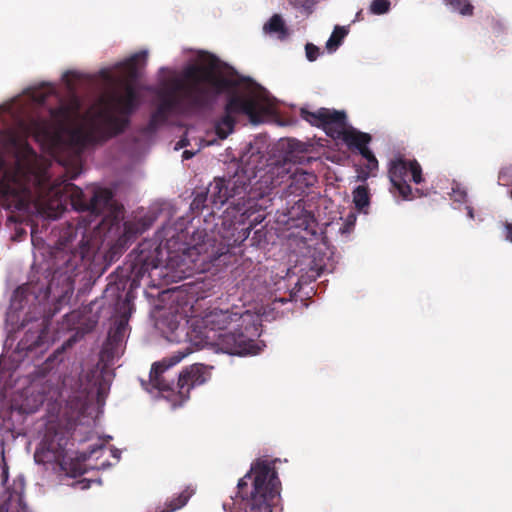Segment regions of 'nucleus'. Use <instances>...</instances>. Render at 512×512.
<instances>
[{
  "mask_svg": "<svg viewBox=\"0 0 512 512\" xmlns=\"http://www.w3.org/2000/svg\"><path fill=\"white\" fill-rule=\"evenodd\" d=\"M159 74L155 122L169 114L182 112L194 101L218 93L228 94L225 114L215 123V132L220 139L233 132L238 114L246 115L251 123L258 124L275 113V101L264 88L250 79L240 78L231 67L210 54H200L181 74L167 68H162Z\"/></svg>",
  "mask_w": 512,
  "mask_h": 512,
  "instance_id": "f257e3e1",
  "label": "nucleus"
},
{
  "mask_svg": "<svg viewBox=\"0 0 512 512\" xmlns=\"http://www.w3.org/2000/svg\"><path fill=\"white\" fill-rule=\"evenodd\" d=\"M261 315L260 311L239 314L214 308L201 317H192L189 323L199 343L217 345L229 354L255 355L260 348L249 336L258 334Z\"/></svg>",
  "mask_w": 512,
  "mask_h": 512,
  "instance_id": "f03ea898",
  "label": "nucleus"
},
{
  "mask_svg": "<svg viewBox=\"0 0 512 512\" xmlns=\"http://www.w3.org/2000/svg\"><path fill=\"white\" fill-rule=\"evenodd\" d=\"M238 493L244 512H279L280 482L274 468L258 460L239 481Z\"/></svg>",
  "mask_w": 512,
  "mask_h": 512,
  "instance_id": "7ed1b4c3",
  "label": "nucleus"
},
{
  "mask_svg": "<svg viewBox=\"0 0 512 512\" xmlns=\"http://www.w3.org/2000/svg\"><path fill=\"white\" fill-rule=\"evenodd\" d=\"M302 117L314 126L321 127L327 135L335 140H341L350 148H356L367 161L370 173L378 167V161L367 148L370 136L361 133L346 123L345 114L340 111L320 108L314 112L301 110Z\"/></svg>",
  "mask_w": 512,
  "mask_h": 512,
  "instance_id": "20e7f679",
  "label": "nucleus"
},
{
  "mask_svg": "<svg viewBox=\"0 0 512 512\" xmlns=\"http://www.w3.org/2000/svg\"><path fill=\"white\" fill-rule=\"evenodd\" d=\"M389 178L403 199H411L412 190L408 181L419 184L422 181V170L416 161L398 158L391 162Z\"/></svg>",
  "mask_w": 512,
  "mask_h": 512,
  "instance_id": "39448f33",
  "label": "nucleus"
},
{
  "mask_svg": "<svg viewBox=\"0 0 512 512\" xmlns=\"http://www.w3.org/2000/svg\"><path fill=\"white\" fill-rule=\"evenodd\" d=\"M211 377L210 368L202 364H194L184 369L178 379L179 393L183 398H188L190 390L205 383Z\"/></svg>",
  "mask_w": 512,
  "mask_h": 512,
  "instance_id": "423d86ee",
  "label": "nucleus"
},
{
  "mask_svg": "<svg viewBox=\"0 0 512 512\" xmlns=\"http://www.w3.org/2000/svg\"><path fill=\"white\" fill-rule=\"evenodd\" d=\"M189 354L190 350L186 349L185 351L175 353L170 358H166L160 362L154 363L150 371V381L153 386L159 390L168 389V384L164 382L161 375L167 369L181 362Z\"/></svg>",
  "mask_w": 512,
  "mask_h": 512,
  "instance_id": "0eeeda50",
  "label": "nucleus"
},
{
  "mask_svg": "<svg viewBox=\"0 0 512 512\" xmlns=\"http://www.w3.org/2000/svg\"><path fill=\"white\" fill-rule=\"evenodd\" d=\"M55 195L62 194L61 197H68L73 207L77 210L90 209V200H86L83 191L72 183H66L62 189L53 191Z\"/></svg>",
  "mask_w": 512,
  "mask_h": 512,
  "instance_id": "6e6552de",
  "label": "nucleus"
},
{
  "mask_svg": "<svg viewBox=\"0 0 512 512\" xmlns=\"http://www.w3.org/2000/svg\"><path fill=\"white\" fill-rule=\"evenodd\" d=\"M208 193L214 205H223L231 194L228 190V183L224 179H215L210 185Z\"/></svg>",
  "mask_w": 512,
  "mask_h": 512,
  "instance_id": "1a4fd4ad",
  "label": "nucleus"
},
{
  "mask_svg": "<svg viewBox=\"0 0 512 512\" xmlns=\"http://www.w3.org/2000/svg\"><path fill=\"white\" fill-rule=\"evenodd\" d=\"M93 196L90 199V209L101 211L111 205L112 193L107 188L93 187Z\"/></svg>",
  "mask_w": 512,
  "mask_h": 512,
  "instance_id": "9d476101",
  "label": "nucleus"
},
{
  "mask_svg": "<svg viewBox=\"0 0 512 512\" xmlns=\"http://www.w3.org/2000/svg\"><path fill=\"white\" fill-rule=\"evenodd\" d=\"M317 181L316 175L312 172L303 170L302 168H296L292 174V185L295 186V190L304 191V189L313 186Z\"/></svg>",
  "mask_w": 512,
  "mask_h": 512,
  "instance_id": "9b49d317",
  "label": "nucleus"
},
{
  "mask_svg": "<svg viewBox=\"0 0 512 512\" xmlns=\"http://www.w3.org/2000/svg\"><path fill=\"white\" fill-rule=\"evenodd\" d=\"M353 203L357 210L367 213L370 204V196L366 186L360 185L353 191Z\"/></svg>",
  "mask_w": 512,
  "mask_h": 512,
  "instance_id": "f8f14e48",
  "label": "nucleus"
},
{
  "mask_svg": "<svg viewBox=\"0 0 512 512\" xmlns=\"http://www.w3.org/2000/svg\"><path fill=\"white\" fill-rule=\"evenodd\" d=\"M263 32H286L281 15L274 14L263 26Z\"/></svg>",
  "mask_w": 512,
  "mask_h": 512,
  "instance_id": "ddd939ff",
  "label": "nucleus"
},
{
  "mask_svg": "<svg viewBox=\"0 0 512 512\" xmlns=\"http://www.w3.org/2000/svg\"><path fill=\"white\" fill-rule=\"evenodd\" d=\"M446 3L464 16L473 14L474 7L468 0H446Z\"/></svg>",
  "mask_w": 512,
  "mask_h": 512,
  "instance_id": "4468645a",
  "label": "nucleus"
},
{
  "mask_svg": "<svg viewBox=\"0 0 512 512\" xmlns=\"http://www.w3.org/2000/svg\"><path fill=\"white\" fill-rule=\"evenodd\" d=\"M391 2L389 0H373L370 4V12L375 15H382L390 10Z\"/></svg>",
  "mask_w": 512,
  "mask_h": 512,
  "instance_id": "2eb2a0df",
  "label": "nucleus"
},
{
  "mask_svg": "<svg viewBox=\"0 0 512 512\" xmlns=\"http://www.w3.org/2000/svg\"><path fill=\"white\" fill-rule=\"evenodd\" d=\"M259 205L254 200H249L244 208H239L238 210L241 212L242 219L239 223L244 224L245 219L250 218L253 214L259 211Z\"/></svg>",
  "mask_w": 512,
  "mask_h": 512,
  "instance_id": "dca6fc26",
  "label": "nucleus"
},
{
  "mask_svg": "<svg viewBox=\"0 0 512 512\" xmlns=\"http://www.w3.org/2000/svg\"><path fill=\"white\" fill-rule=\"evenodd\" d=\"M345 34H331V37L326 42V49L329 52H334L343 42Z\"/></svg>",
  "mask_w": 512,
  "mask_h": 512,
  "instance_id": "f3484780",
  "label": "nucleus"
},
{
  "mask_svg": "<svg viewBox=\"0 0 512 512\" xmlns=\"http://www.w3.org/2000/svg\"><path fill=\"white\" fill-rule=\"evenodd\" d=\"M192 493H193L192 491L183 492L177 499V503L171 505V508L164 512H172V511H175V510L181 508L182 506H184L186 504V502L188 501V499L190 498V496L192 495Z\"/></svg>",
  "mask_w": 512,
  "mask_h": 512,
  "instance_id": "a211bd4d",
  "label": "nucleus"
},
{
  "mask_svg": "<svg viewBox=\"0 0 512 512\" xmlns=\"http://www.w3.org/2000/svg\"><path fill=\"white\" fill-rule=\"evenodd\" d=\"M306 57L309 61H314L318 58L320 51L319 48L313 44H306Z\"/></svg>",
  "mask_w": 512,
  "mask_h": 512,
  "instance_id": "6ab92c4d",
  "label": "nucleus"
},
{
  "mask_svg": "<svg viewBox=\"0 0 512 512\" xmlns=\"http://www.w3.org/2000/svg\"><path fill=\"white\" fill-rule=\"evenodd\" d=\"M452 197L455 201H463L466 198V191L460 187L453 189Z\"/></svg>",
  "mask_w": 512,
  "mask_h": 512,
  "instance_id": "aec40b11",
  "label": "nucleus"
},
{
  "mask_svg": "<svg viewBox=\"0 0 512 512\" xmlns=\"http://www.w3.org/2000/svg\"><path fill=\"white\" fill-rule=\"evenodd\" d=\"M264 215L262 214H259L257 215L253 220H252V223L250 225V228H253L254 226H256L257 224L261 223L263 220H264Z\"/></svg>",
  "mask_w": 512,
  "mask_h": 512,
  "instance_id": "412c9836",
  "label": "nucleus"
},
{
  "mask_svg": "<svg viewBox=\"0 0 512 512\" xmlns=\"http://www.w3.org/2000/svg\"><path fill=\"white\" fill-rule=\"evenodd\" d=\"M506 229V239L512 243V225L507 224L505 226Z\"/></svg>",
  "mask_w": 512,
  "mask_h": 512,
  "instance_id": "4be33fe9",
  "label": "nucleus"
},
{
  "mask_svg": "<svg viewBox=\"0 0 512 512\" xmlns=\"http://www.w3.org/2000/svg\"><path fill=\"white\" fill-rule=\"evenodd\" d=\"M35 461L38 463L45 462V459L42 457V451L39 449L36 450L34 455Z\"/></svg>",
  "mask_w": 512,
  "mask_h": 512,
  "instance_id": "5701e85b",
  "label": "nucleus"
},
{
  "mask_svg": "<svg viewBox=\"0 0 512 512\" xmlns=\"http://www.w3.org/2000/svg\"><path fill=\"white\" fill-rule=\"evenodd\" d=\"M187 143H186V139H182L180 142H178L175 146V149L178 150V149H181L183 148L184 146H186Z\"/></svg>",
  "mask_w": 512,
  "mask_h": 512,
  "instance_id": "b1692460",
  "label": "nucleus"
},
{
  "mask_svg": "<svg viewBox=\"0 0 512 512\" xmlns=\"http://www.w3.org/2000/svg\"><path fill=\"white\" fill-rule=\"evenodd\" d=\"M70 76H76V73H75V72H66V73L63 75V80H65V81H67V82H68V81H69V80H68V78H69Z\"/></svg>",
  "mask_w": 512,
  "mask_h": 512,
  "instance_id": "393cba45",
  "label": "nucleus"
},
{
  "mask_svg": "<svg viewBox=\"0 0 512 512\" xmlns=\"http://www.w3.org/2000/svg\"><path fill=\"white\" fill-rule=\"evenodd\" d=\"M193 155H194V152H191V151H188V150H185V151L183 152V157H184L185 159H189V158H191Z\"/></svg>",
  "mask_w": 512,
  "mask_h": 512,
  "instance_id": "a878e982",
  "label": "nucleus"
},
{
  "mask_svg": "<svg viewBox=\"0 0 512 512\" xmlns=\"http://www.w3.org/2000/svg\"><path fill=\"white\" fill-rule=\"evenodd\" d=\"M333 32L335 33H338V32H346V30L343 28V27H340V26H335Z\"/></svg>",
  "mask_w": 512,
  "mask_h": 512,
  "instance_id": "bb28decb",
  "label": "nucleus"
},
{
  "mask_svg": "<svg viewBox=\"0 0 512 512\" xmlns=\"http://www.w3.org/2000/svg\"><path fill=\"white\" fill-rule=\"evenodd\" d=\"M348 220H349L350 223L353 224L355 222V220H356V216L351 214V215L348 216Z\"/></svg>",
  "mask_w": 512,
  "mask_h": 512,
  "instance_id": "cd10ccee",
  "label": "nucleus"
},
{
  "mask_svg": "<svg viewBox=\"0 0 512 512\" xmlns=\"http://www.w3.org/2000/svg\"><path fill=\"white\" fill-rule=\"evenodd\" d=\"M78 485H80L82 489H84V488H87V487H88V485H87L86 483H84L83 481H82V482H79V483H78Z\"/></svg>",
  "mask_w": 512,
  "mask_h": 512,
  "instance_id": "c85d7f7f",
  "label": "nucleus"
},
{
  "mask_svg": "<svg viewBox=\"0 0 512 512\" xmlns=\"http://www.w3.org/2000/svg\"><path fill=\"white\" fill-rule=\"evenodd\" d=\"M468 215L470 218H473V212L471 208H468Z\"/></svg>",
  "mask_w": 512,
  "mask_h": 512,
  "instance_id": "c756f323",
  "label": "nucleus"
},
{
  "mask_svg": "<svg viewBox=\"0 0 512 512\" xmlns=\"http://www.w3.org/2000/svg\"><path fill=\"white\" fill-rule=\"evenodd\" d=\"M179 395H181V394L179 393ZM180 397H181V401H179V404H182V402H183L184 400H186L187 398H183L182 396H180Z\"/></svg>",
  "mask_w": 512,
  "mask_h": 512,
  "instance_id": "7c9ffc66",
  "label": "nucleus"
},
{
  "mask_svg": "<svg viewBox=\"0 0 512 512\" xmlns=\"http://www.w3.org/2000/svg\"><path fill=\"white\" fill-rule=\"evenodd\" d=\"M211 144H212V141H206V142H205V145H206V146H209V145H211Z\"/></svg>",
  "mask_w": 512,
  "mask_h": 512,
  "instance_id": "2f4dec72",
  "label": "nucleus"
}]
</instances>
